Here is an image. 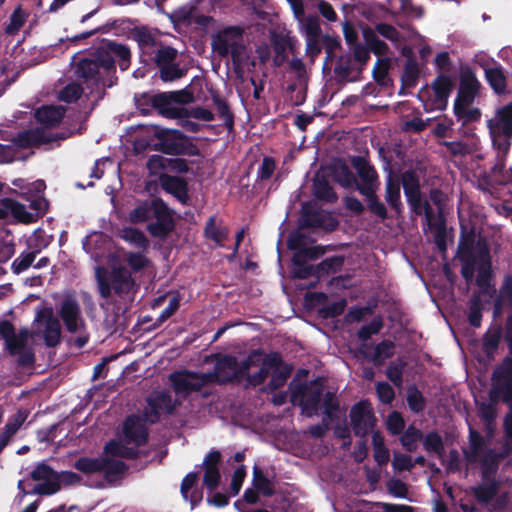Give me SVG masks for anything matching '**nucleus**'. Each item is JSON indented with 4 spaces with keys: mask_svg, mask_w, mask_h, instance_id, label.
I'll return each instance as SVG.
<instances>
[{
    "mask_svg": "<svg viewBox=\"0 0 512 512\" xmlns=\"http://www.w3.org/2000/svg\"><path fill=\"white\" fill-rule=\"evenodd\" d=\"M457 258L461 263V276L467 286L495 288V274L490 250L485 242L475 245L473 235L462 236L457 248Z\"/></svg>",
    "mask_w": 512,
    "mask_h": 512,
    "instance_id": "1",
    "label": "nucleus"
},
{
    "mask_svg": "<svg viewBox=\"0 0 512 512\" xmlns=\"http://www.w3.org/2000/svg\"><path fill=\"white\" fill-rule=\"evenodd\" d=\"M324 388L323 380L318 378L311 381L310 384H299L293 390L291 397H300L299 405L302 407L303 413L308 417H312L318 413L321 407Z\"/></svg>",
    "mask_w": 512,
    "mask_h": 512,
    "instance_id": "9",
    "label": "nucleus"
},
{
    "mask_svg": "<svg viewBox=\"0 0 512 512\" xmlns=\"http://www.w3.org/2000/svg\"><path fill=\"white\" fill-rule=\"evenodd\" d=\"M350 419L354 435L360 438H366L376 424L375 415L367 400H361L351 407Z\"/></svg>",
    "mask_w": 512,
    "mask_h": 512,
    "instance_id": "13",
    "label": "nucleus"
},
{
    "mask_svg": "<svg viewBox=\"0 0 512 512\" xmlns=\"http://www.w3.org/2000/svg\"><path fill=\"white\" fill-rule=\"evenodd\" d=\"M338 226V220L330 213H322L310 203L303 204L299 218L300 228H321L326 232H333Z\"/></svg>",
    "mask_w": 512,
    "mask_h": 512,
    "instance_id": "12",
    "label": "nucleus"
},
{
    "mask_svg": "<svg viewBox=\"0 0 512 512\" xmlns=\"http://www.w3.org/2000/svg\"><path fill=\"white\" fill-rule=\"evenodd\" d=\"M505 325L491 326L482 336V351L488 360H493L498 351L501 339H504Z\"/></svg>",
    "mask_w": 512,
    "mask_h": 512,
    "instance_id": "27",
    "label": "nucleus"
},
{
    "mask_svg": "<svg viewBox=\"0 0 512 512\" xmlns=\"http://www.w3.org/2000/svg\"><path fill=\"white\" fill-rule=\"evenodd\" d=\"M35 321L44 325L42 336L47 347H56L61 340V324L51 308H43L36 314Z\"/></svg>",
    "mask_w": 512,
    "mask_h": 512,
    "instance_id": "15",
    "label": "nucleus"
},
{
    "mask_svg": "<svg viewBox=\"0 0 512 512\" xmlns=\"http://www.w3.org/2000/svg\"><path fill=\"white\" fill-rule=\"evenodd\" d=\"M59 316L70 333H76L80 326H84L80 306L74 299L66 298L62 302Z\"/></svg>",
    "mask_w": 512,
    "mask_h": 512,
    "instance_id": "23",
    "label": "nucleus"
},
{
    "mask_svg": "<svg viewBox=\"0 0 512 512\" xmlns=\"http://www.w3.org/2000/svg\"><path fill=\"white\" fill-rule=\"evenodd\" d=\"M153 136L157 142L151 148L154 151L172 156H199L200 150L192 140L177 129L154 127Z\"/></svg>",
    "mask_w": 512,
    "mask_h": 512,
    "instance_id": "5",
    "label": "nucleus"
},
{
    "mask_svg": "<svg viewBox=\"0 0 512 512\" xmlns=\"http://www.w3.org/2000/svg\"><path fill=\"white\" fill-rule=\"evenodd\" d=\"M422 443L425 451L429 454H435L444 463L445 445L442 436L436 430L423 435Z\"/></svg>",
    "mask_w": 512,
    "mask_h": 512,
    "instance_id": "37",
    "label": "nucleus"
},
{
    "mask_svg": "<svg viewBox=\"0 0 512 512\" xmlns=\"http://www.w3.org/2000/svg\"><path fill=\"white\" fill-rule=\"evenodd\" d=\"M29 411L26 409H20L15 414L9 417L7 420L2 432H4L9 437H13L17 431L20 429V427L23 425V423L28 418Z\"/></svg>",
    "mask_w": 512,
    "mask_h": 512,
    "instance_id": "57",
    "label": "nucleus"
},
{
    "mask_svg": "<svg viewBox=\"0 0 512 512\" xmlns=\"http://www.w3.org/2000/svg\"><path fill=\"white\" fill-rule=\"evenodd\" d=\"M50 139H47V133L43 128L25 129L19 131L9 141L15 148L29 149L39 147L43 144H48Z\"/></svg>",
    "mask_w": 512,
    "mask_h": 512,
    "instance_id": "22",
    "label": "nucleus"
},
{
    "mask_svg": "<svg viewBox=\"0 0 512 512\" xmlns=\"http://www.w3.org/2000/svg\"><path fill=\"white\" fill-rule=\"evenodd\" d=\"M159 183L165 192L174 196L181 204H189L188 182L184 178L162 173L159 175Z\"/></svg>",
    "mask_w": 512,
    "mask_h": 512,
    "instance_id": "20",
    "label": "nucleus"
},
{
    "mask_svg": "<svg viewBox=\"0 0 512 512\" xmlns=\"http://www.w3.org/2000/svg\"><path fill=\"white\" fill-rule=\"evenodd\" d=\"M178 57V51L171 46H161L154 56V62L158 69L164 66H168L176 61Z\"/></svg>",
    "mask_w": 512,
    "mask_h": 512,
    "instance_id": "61",
    "label": "nucleus"
},
{
    "mask_svg": "<svg viewBox=\"0 0 512 512\" xmlns=\"http://www.w3.org/2000/svg\"><path fill=\"white\" fill-rule=\"evenodd\" d=\"M314 196L327 203H335L338 199L336 192L331 184L324 177L316 178L313 182Z\"/></svg>",
    "mask_w": 512,
    "mask_h": 512,
    "instance_id": "43",
    "label": "nucleus"
},
{
    "mask_svg": "<svg viewBox=\"0 0 512 512\" xmlns=\"http://www.w3.org/2000/svg\"><path fill=\"white\" fill-rule=\"evenodd\" d=\"M385 201L396 214L402 213L400 182L393 176L392 172L389 173L385 182Z\"/></svg>",
    "mask_w": 512,
    "mask_h": 512,
    "instance_id": "31",
    "label": "nucleus"
},
{
    "mask_svg": "<svg viewBox=\"0 0 512 512\" xmlns=\"http://www.w3.org/2000/svg\"><path fill=\"white\" fill-rule=\"evenodd\" d=\"M423 433L414 425H410L400 437V442L407 452H414L417 450L419 441H422Z\"/></svg>",
    "mask_w": 512,
    "mask_h": 512,
    "instance_id": "52",
    "label": "nucleus"
},
{
    "mask_svg": "<svg viewBox=\"0 0 512 512\" xmlns=\"http://www.w3.org/2000/svg\"><path fill=\"white\" fill-rule=\"evenodd\" d=\"M65 109L61 106L46 105L35 111V119L43 128L57 126L63 119Z\"/></svg>",
    "mask_w": 512,
    "mask_h": 512,
    "instance_id": "29",
    "label": "nucleus"
},
{
    "mask_svg": "<svg viewBox=\"0 0 512 512\" xmlns=\"http://www.w3.org/2000/svg\"><path fill=\"white\" fill-rule=\"evenodd\" d=\"M363 37L366 45L369 47L370 51L375 55L383 56L386 55L389 51V46L383 40L379 39L376 35L375 31L370 27H366L363 29Z\"/></svg>",
    "mask_w": 512,
    "mask_h": 512,
    "instance_id": "48",
    "label": "nucleus"
},
{
    "mask_svg": "<svg viewBox=\"0 0 512 512\" xmlns=\"http://www.w3.org/2000/svg\"><path fill=\"white\" fill-rule=\"evenodd\" d=\"M48 201L42 195H35V198L30 202V208L34 213L28 212L25 205L11 199L4 198V206L10 210V215L18 222L30 224L36 222L42 217L48 209Z\"/></svg>",
    "mask_w": 512,
    "mask_h": 512,
    "instance_id": "10",
    "label": "nucleus"
},
{
    "mask_svg": "<svg viewBox=\"0 0 512 512\" xmlns=\"http://www.w3.org/2000/svg\"><path fill=\"white\" fill-rule=\"evenodd\" d=\"M106 75L116 72L115 60L112 59L106 51L97 48L89 57L79 60L76 65L75 73L82 78L86 84H91L98 88L100 84L104 85V78L100 70Z\"/></svg>",
    "mask_w": 512,
    "mask_h": 512,
    "instance_id": "6",
    "label": "nucleus"
},
{
    "mask_svg": "<svg viewBox=\"0 0 512 512\" xmlns=\"http://www.w3.org/2000/svg\"><path fill=\"white\" fill-rule=\"evenodd\" d=\"M347 306V301L341 298L335 302L323 305L317 310L318 316L322 319H333L340 316Z\"/></svg>",
    "mask_w": 512,
    "mask_h": 512,
    "instance_id": "58",
    "label": "nucleus"
},
{
    "mask_svg": "<svg viewBox=\"0 0 512 512\" xmlns=\"http://www.w3.org/2000/svg\"><path fill=\"white\" fill-rule=\"evenodd\" d=\"M481 83L470 67L462 68L459 78V88L454 103L471 106L478 96Z\"/></svg>",
    "mask_w": 512,
    "mask_h": 512,
    "instance_id": "14",
    "label": "nucleus"
},
{
    "mask_svg": "<svg viewBox=\"0 0 512 512\" xmlns=\"http://www.w3.org/2000/svg\"><path fill=\"white\" fill-rule=\"evenodd\" d=\"M394 347L395 345L391 340H383L375 346L362 343L358 351L365 359L373 362L375 366H381L386 359L393 356Z\"/></svg>",
    "mask_w": 512,
    "mask_h": 512,
    "instance_id": "18",
    "label": "nucleus"
},
{
    "mask_svg": "<svg viewBox=\"0 0 512 512\" xmlns=\"http://www.w3.org/2000/svg\"><path fill=\"white\" fill-rule=\"evenodd\" d=\"M376 190L363 187L360 190V194L365 197L370 213L384 221L388 218V211L384 203L379 199Z\"/></svg>",
    "mask_w": 512,
    "mask_h": 512,
    "instance_id": "36",
    "label": "nucleus"
},
{
    "mask_svg": "<svg viewBox=\"0 0 512 512\" xmlns=\"http://www.w3.org/2000/svg\"><path fill=\"white\" fill-rule=\"evenodd\" d=\"M491 380V400L499 398L509 408L503 421V428L506 437L512 440V359L503 358L495 366Z\"/></svg>",
    "mask_w": 512,
    "mask_h": 512,
    "instance_id": "4",
    "label": "nucleus"
},
{
    "mask_svg": "<svg viewBox=\"0 0 512 512\" xmlns=\"http://www.w3.org/2000/svg\"><path fill=\"white\" fill-rule=\"evenodd\" d=\"M322 400L324 407V418L328 419L329 421L337 420V412L340 410V403L336 394L334 392L327 391L324 393Z\"/></svg>",
    "mask_w": 512,
    "mask_h": 512,
    "instance_id": "56",
    "label": "nucleus"
},
{
    "mask_svg": "<svg viewBox=\"0 0 512 512\" xmlns=\"http://www.w3.org/2000/svg\"><path fill=\"white\" fill-rule=\"evenodd\" d=\"M485 78L497 95L507 92V75L501 64L493 62V66L484 68Z\"/></svg>",
    "mask_w": 512,
    "mask_h": 512,
    "instance_id": "28",
    "label": "nucleus"
},
{
    "mask_svg": "<svg viewBox=\"0 0 512 512\" xmlns=\"http://www.w3.org/2000/svg\"><path fill=\"white\" fill-rule=\"evenodd\" d=\"M130 39L135 41L140 49L154 47L158 41L155 34L147 26H136L130 32Z\"/></svg>",
    "mask_w": 512,
    "mask_h": 512,
    "instance_id": "44",
    "label": "nucleus"
},
{
    "mask_svg": "<svg viewBox=\"0 0 512 512\" xmlns=\"http://www.w3.org/2000/svg\"><path fill=\"white\" fill-rule=\"evenodd\" d=\"M180 306V297L179 295H173L169 299L168 306L162 310L158 318L155 322L147 328L148 331L155 330L159 328L165 321H167L178 309Z\"/></svg>",
    "mask_w": 512,
    "mask_h": 512,
    "instance_id": "59",
    "label": "nucleus"
},
{
    "mask_svg": "<svg viewBox=\"0 0 512 512\" xmlns=\"http://www.w3.org/2000/svg\"><path fill=\"white\" fill-rule=\"evenodd\" d=\"M149 411L146 416L151 424H155L160 421L162 413L172 414L176 409V403L173 401L171 394L162 390L154 397L147 399Z\"/></svg>",
    "mask_w": 512,
    "mask_h": 512,
    "instance_id": "17",
    "label": "nucleus"
},
{
    "mask_svg": "<svg viewBox=\"0 0 512 512\" xmlns=\"http://www.w3.org/2000/svg\"><path fill=\"white\" fill-rule=\"evenodd\" d=\"M411 212L415 215L424 214L428 229L434 231V242L440 251L446 250V220L441 208L437 215L427 200H423L422 193L406 197Z\"/></svg>",
    "mask_w": 512,
    "mask_h": 512,
    "instance_id": "8",
    "label": "nucleus"
},
{
    "mask_svg": "<svg viewBox=\"0 0 512 512\" xmlns=\"http://www.w3.org/2000/svg\"><path fill=\"white\" fill-rule=\"evenodd\" d=\"M488 304L493 306L494 319L507 313L504 341L508 354L504 358L512 359V290H475L468 302L467 319L472 327L479 328L481 326L482 311Z\"/></svg>",
    "mask_w": 512,
    "mask_h": 512,
    "instance_id": "2",
    "label": "nucleus"
},
{
    "mask_svg": "<svg viewBox=\"0 0 512 512\" xmlns=\"http://www.w3.org/2000/svg\"><path fill=\"white\" fill-rule=\"evenodd\" d=\"M357 72V66L350 53L342 54L336 61L334 67L335 80L338 83L357 81V77L349 78L352 72Z\"/></svg>",
    "mask_w": 512,
    "mask_h": 512,
    "instance_id": "32",
    "label": "nucleus"
},
{
    "mask_svg": "<svg viewBox=\"0 0 512 512\" xmlns=\"http://www.w3.org/2000/svg\"><path fill=\"white\" fill-rule=\"evenodd\" d=\"M101 466L106 477L124 474L128 469L125 462L112 458H102Z\"/></svg>",
    "mask_w": 512,
    "mask_h": 512,
    "instance_id": "63",
    "label": "nucleus"
},
{
    "mask_svg": "<svg viewBox=\"0 0 512 512\" xmlns=\"http://www.w3.org/2000/svg\"><path fill=\"white\" fill-rule=\"evenodd\" d=\"M282 363V356L279 352H270L265 355L262 360L261 368L253 374H250L249 371L245 372L244 380L247 381V387H257L262 385L267 379L270 370L272 368L279 366Z\"/></svg>",
    "mask_w": 512,
    "mask_h": 512,
    "instance_id": "24",
    "label": "nucleus"
},
{
    "mask_svg": "<svg viewBox=\"0 0 512 512\" xmlns=\"http://www.w3.org/2000/svg\"><path fill=\"white\" fill-rule=\"evenodd\" d=\"M106 51L108 55L115 60L118 58V64L122 71L127 70L131 64V51L127 45L117 43L115 41H108L105 46L100 47Z\"/></svg>",
    "mask_w": 512,
    "mask_h": 512,
    "instance_id": "34",
    "label": "nucleus"
},
{
    "mask_svg": "<svg viewBox=\"0 0 512 512\" xmlns=\"http://www.w3.org/2000/svg\"><path fill=\"white\" fill-rule=\"evenodd\" d=\"M401 184L405 197L421 194L419 175L414 169H408L401 175Z\"/></svg>",
    "mask_w": 512,
    "mask_h": 512,
    "instance_id": "47",
    "label": "nucleus"
},
{
    "mask_svg": "<svg viewBox=\"0 0 512 512\" xmlns=\"http://www.w3.org/2000/svg\"><path fill=\"white\" fill-rule=\"evenodd\" d=\"M244 33L243 27L234 25L220 29L211 37L213 52L221 58L231 56L235 70L240 69L248 57Z\"/></svg>",
    "mask_w": 512,
    "mask_h": 512,
    "instance_id": "3",
    "label": "nucleus"
},
{
    "mask_svg": "<svg viewBox=\"0 0 512 512\" xmlns=\"http://www.w3.org/2000/svg\"><path fill=\"white\" fill-rule=\"evenodd\" d=\"M103 300L101 306L112 305L115 314H125L134 301V293L137 290H98Z\"/></svg>",
    "mask_w": 512,
    "mask_h": 512,
    "instance_id": "16",
    "label": "nucleus"
},
{
    "mask_svg": "<svg viewBox=\"0 0 512 512\" xmlns=\"http://www.w3.org/2000/svg\"><path fill=\"white\" fill-rule=\"evenodd\" d=\"M351 165L356 170L361 182L357 181V191L363 187L369 189H377L378 174L375 168L363 156H353L351 158Z\"/></svg>",
    "mask_w": 512,
    "mask_h": 512,
    "instance_id": "19",
    "label": "nucleus"
},
{
    "mask_svg": "<svg viewBox=\"0 0 512 512\" xmlns=\"http://www.w3.org/2000/svg\"><path fill=\"white\" fill-rule=\"evenodd\" d=\"M253 486L254 488L261 493L263 496L271 497L275 493L273 482L267 478L262 470L254 466L253 468Z\"/></svg>",
    "mask_w": 512,
    "mask_h": 512,
    "instance_id": "49",
    "label": "nucleus"
},
{
    "mask_svg": "<svg viewBox=\"0 0 512 512\" xmlns=\"http://www.w3.org/2000/svg\"><path fill=\"white\" fill-rule=\"evenodd\" d=\"M74 467L84 474L102 472L100 458L80 457L74 463Z\"/></svg>",
    "mask_w": 512,
    "mask_h": 512,
    "instance_id": "64",
    "label": "nucleus"
},
{
    "mask_svg": "<svg viewBox=\"0 0 512 512\" xmlns=\"http://www.w3.org/2000/svg\"><path fill=\"white\" fill-rule=\"evenodd\" d=\"M196 377L197 372L183 370L170 374L169 379L176 394H190L199 392Z\"/></svg>",
    "mask_w": 512,
    "mask_h": 512,
    "instance_id": "26",
    "label": "nucleus"
},
{
    "mask_svg": "<svg viewBox=\"0 0 512 512\" xmlns=\"http://www.w3.org/2000/svg\"><path fill=\"white\" fill-rule=\"evenodd\" d=\"M491 177L498 185H506L512 181V169L506 170L504 155L497 156V162L491 168Z\"/></svg>",
    "mask_w": 512,
    "mask_h": 512,
    "instance_id": "51",
    "label": "nucleus"
},
{
    "mask_svg": "<svg viewBox=\"0 0 512 512\" xmlns=\"http://www.w3.org/2000/svg\"><path fill=\"white\" fill-rule=\"evenodd\" d=\"M203 234L206 239L211 240L217 246L222 247L223 242L229 236V229L221 223L217 224L216 215H211L205 223Z\"/></svg>",
    "mask_w": 512,
    "mask_h": 512,
    "instance_id": "33",
    "label": "nucleus"
},
{
    "mask_svg": "<svg viewBox=\"0 0 512 512\" xmlns=\"http://www.w3.org/2000/svg\"><path fill=\"white\" fill-rule=\"evenodd\" d=\"M154 216L153 199L148 202L145 201L135 207L130 213L129 218L132 223H142Z\"/></svg>",
    "mask_w": 512,
    "mask_h": 512,
    "instance_id": "60",
    "label": "nucleus"
},
{
    "mask_svg": "<svg viewBox=\"0 0 512 512\" xmlns=\"http://www.w3.org/2000/svg\"><path fill=\"white\" fill-rule=\"evenodd\" d=\"M431 88L434 92L433 104L437 109L445 110L454 88L452 78L447 74L441 73L433 80Z\"/></svg>",
    "mask_w": 512,
    "mask_h": 512,
    "instance_id": "25",
    "label": "nucleus"
},
{
    "mask_svg": "<svg viewBox=\"0 0 512 512\" xmlns=\"http://www.w3.org/2000/svg\"><path fill=\"white\" fill-rule=\"evenodd\" d=\"M196 10V3H187L175 9L170 15V18L173 23L190 25L192 24V20Z\"/></svg>",
    "mask_w": 512,
    "mask_h": 512,
    "instance_id": "54",
    "label": "nucleus"
},
{
    "mask_svg": "<svg viewBox=\"0 0 512 512\" xmlns=\"http://www.w3.org/2000/svg\"><path fill=\"white\" fill-rule=\"evenodd\" d=\"M155 221L147 225L148 233L161 240H165L175 229V221L167 204L161 198L153 199Z\"/></svg>",
    "mask_w": 512,
    "mask_h": 512,
    "instance_id": "11",
    "label": "nucleus"
},
{
    "mask_svg": "<svg viewBox=\"0 0 512 512\" xmlns=\"http://www.w3.org/2000/svg\"><path fill=\"white\" fill-rule=\"evenodd\" d=\"M273 51L275 53L273 58L274 66H281L287 59V48L290 45V38L282 34L274 33L271 37Z\"/></svg>",
    "mask_w": 512,
    "mask_h": 512,
    "instance_id": "42",
    "label": "nucleus"
},
{
    "mask_svg": "<svg viewBox=\"0 0 512 512\" xmlns=\"http://www.w3.org/2000/svg\"><path fill=\"white\" fill-rule=\"evenodd\" d=\"M345 262L343 255L328 257L316 265V278L321 279L341 270Z\"/></svg>",
    "mask_w": 512,
    "mask_h": 512,
    "instance_id": "40",
    "label": "nucleus"
},
{
    "mask_svg": "<svg viewBox=\"0 0 512 512\" xmlns=\"http://www.w3.org/2000/svg\"><path fill=\"white\" fill-rule=\"evenodd\" d=\"M122 238L142 250H146L149 246V241L146 235L136 228H125L123 230Z\"/></svg>",
    "mask_w": 512,
    "mask_h": 512,
    "instance_id": "62",
    "label": "nucleus"
},
{
    "mask_svg": "<svg viewBox=\"0 0 512 512\" xmlns=\"http://www.w3.org/2000/svg\"><path fill=\"white\" fill-rule=\"evenodd\" d=\"M499 489L500 481L482 482V484L472 487V493L479 503L488 504L496 497Z\"/></svg>",
    "mask_w": 512,
    "mask_h": 512,
    "instance_id": "39",
    "label": "nucleus"
},
{
    "mask_svg": "<svg viewBox=\"0 0 512 512\" xmlns=\"http://www.w3.org/2000/svg\"><path fill=\"white\" fill-rule=\"evenodd\" d=\"M212 101L217 109L219 117L223 120L225 127L231 130L234 127V114L231 112L227 101L217 93L212 95Z\"/></svg>",
    "mask_w": 512,
    "mask_h": 512,
    "instance_id": "53",
    "label": "nucleus"
},
{
    "mask_svg": "<svg viewBox=\"0 0 512 512\" xmlns=\"http://www.w3.org/2000/svg\"><path fill=\"white\" fill-rule=\"evenodd\" d=\"M124 439L128 444L145 445L149 434L144 423L135 415L128 416L123 424Z\"/></svg>",
    "mask_w": 512,
    "mask_h": 512,
    "instance_id": "21",
    "label": "nucleus"
},
{
    "mask_svg": "<svg viewBox=\"0 0 512 512\" xmlns=\"http://www.w3.org/2000/svg\"><path fill=\"white\" fill-rule=\"evenodd\" d=\"M260 355L261 352L255 350L242 361H238L237 357L232 354H217L214 368L219 376L220 385L242 383L245 372L258 364L256 357Z\"/></svg>",
    "mask_w": 512,
    "mask_h": 512,
    "instance_id": "7",
    "label": "nucleus"
},
{
    "mask_svg": "<svg viewBox=\"0 0 512 512\" xmlns=\"http://www.w3.org/2000/svg\"><path fill=\"white\" fill-rule=\"evenodd\" d=\"M469 444V451L464 452L465 458L468 462L474 463L478 460L480 451L484 446V438L479 432L470 430Z\"/></svg>",
    "mask_w": 512,
    "mask_h": 512,
    "instance_id": "55",
    "label": "nucleus"
},
{
    "mask_svg": "<svg viewBox=\"0 0 512 512\" xmlns=\"http://www.w3.org/2000/svg\"><path fill=\"white\" fill-rule=\"evenodd\" d=\"M419 73L420 70L417 61L412 57L408 58L405 62L401 75V90L399 92L400 95L403 94L402 90L404 88H414L417 85Z\"/></svg>",
    "mask_w": 512,
    "mask_h": 512,
    "instance_id": "38",
    "label": "nucleus"
},
{
    "mask_svg": "<svg viewBox=\"0 0 512 512\" xmlns=\"http://www.w3.org/2000/svg\"><path fill=\"white\" fill-rule=\"evenodd\" d=\"M152 104H154V109L163 117L169 119L181 118L182 107H177L173 104L168 92L154 94Z\"/></svg>",
    "mask_w": 512,
    "mask_h": 512,
    "instance_id": "30",
    "label": "nucleus"
},
{
    "mask_svg": "<svg viewBox=\"0 0 512 512\" xmlns=\"http://www.w3.org/2000/svg\"><path fill=\"white\" fill-rule=\"evenodd\" d=\"M453 113L457 121H461L462 125L478 122L481 118V111L479 108L464 106L463 104L454 103Z\"/></svg>",
    "mask_w": 512,
    "mask_h": 512,
    "instance_id": "46",
    "label": "nucleus"
},
{
    "mask_svg": "<svg viewBox=\"0 0 512 512\" xmlns=\"http://www.w3.org/2000/svg\"><path fill=\"white\" fill-rule=\"evenodd\" d=\"M406 401L409 409L415 414L423 412L426 408V399L414 384L407 388Z\"/></svg>",
    "mask_w": 512,
    "mask_h": 512,
    "instance_id": "50",
    "label": "nucleus"
},
{
    "mask_svg": "<svg viewBox=\"0 0 512 512\" xmlns=\"http://www.w3.org/2000/svg\"><path fill=\"white\" fill-rule=\"evenodd\" d=\"M391 67V60L387 57L378 58L373 70L372 77L374 81L381 87H388L392 85V80L388 76Z\"/></svg>",
    "mask_w": 512,
    "mask_h": 512,
    "instance_id": "45",
    "label": "nucleus"
},
{
    "mask_svg": "<svg viewBox=\"0 0 512 512\" xmlns=\"http://www.w3.org/2000/svg\"><path fill=\"white\" fill-rule=\"evenodd\" d=\"M332 176L343 188L357 190V178L345 162L339 161L332 166Z\"/></svg>",
    "mask_w": 512,
    "mask_h": 512,
    "instance_id": "35",
    "label": "nucleus"
},
{
    "mask_svg": "<svg viewBox=\"0 0 512 512\" xmlns=\"http://www.w3.org/2000/svg\"><path fill=\"white\" fill-rule=\"evenodd\" d=\"M272 369L274 371L271 374V379L268 382L267 387L270 391L273 392L280 389L286 384L288 378L290 377L293 371V366L291 364L285 363L282 360V363L279 366H276Z\"/></svg>",
    "mask_w": 512,
    "mask_h": 512,
    "instance_id": "41",
    "label": "nucleus"
}]
</instances>
